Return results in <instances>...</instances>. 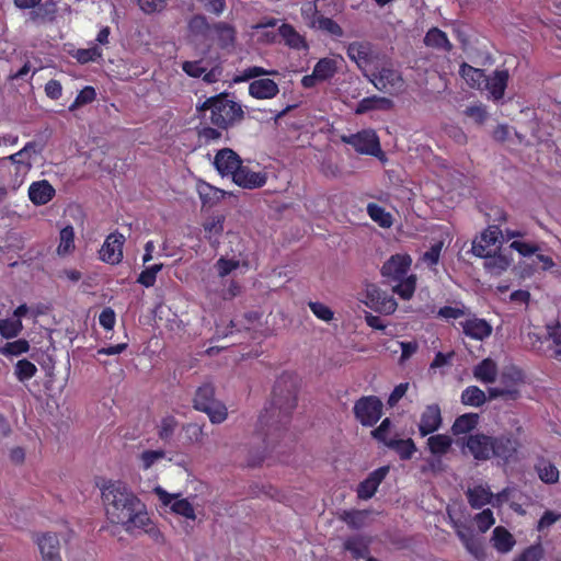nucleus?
<instances>
[{
	"mask_svg": "<svg viewBox=\"0 0 561 561\" xmlns=\"http://www.w3.org/2000/svg\"><path fill=\"white\" fill-rule=\"evenodd\" d=\"M105 514L110 523L131 534L142 530L153 542L164 543V536L150 518L145 503L121 480H108L101 488Z\"/></svg>",
	"mask_w": 561,
	"mask_h": 561,
	"instance_id": "f257e3e1",
	"label": "nucleus"
},
{
	"mask_svg": "<svg viewBox=\"0 0 561 561\" xmlns=\"http://www.w3.org/2000/svg\"><path fill=\"white\" fill-rule=\"evenodd\" d=\"M297 407V387L293 377L283 374L276 381L272 391V400L257 420L255 435L262 439L263 448L248 459L249 467H256L263 462L268 448L273 447L286 431V425Z\"/></svg>",
	"mask_w": 561,
	"mask_h": 561,
	"instance_id": "f03ea898",
	"label": "nucleus"
},
{
	"mask_svg": "<svg viewBox=\"0 0 561 561\" xmlns=\"http://www.w3.org/2000/svg\"><path fill=\"white\" fill-rule=\"evenodd\" d=\"M456 443L477 461L497 459L505 465L516 459L520 448L519 439L511 433L493 436L478 432L457 438Z\"/></svg>",
	"mask_w": 561,
	"mask_h": 561,
	"instance_id": "7ed1b4c3",
	"label": "nucleus"
},
{
	"mask_svg": "<svg viewBox=\"0 0 561 561\" xmlns=\"http://www.w3.org/2000/svg\"><path fill=\"white\" fill-rule=\"evenodd\" d=\"M228 96V93L210 96L197 107L199 112L210 110V123L220 129H228L244 118L242 106Z\"/></svg>",
	"mask_w": 561,
	"mask_h": 561,
	"instance_id": "20e7f679",
	"label": "nucleus"
},
{
	"mask_svg": "<svg viewBox=\"0 0 561 561\" xmlns=\"http://www.w3.org/2000/svg\"><path fill=\"white\" fill-rule=\"evenodd\" d=\"M193 402L194 408L205 412L214 424L222 423L228 416L226 405L215 399V388L211 383H204L198 387Z\"/></svg>",
	"mask_w": 561,
	"mask_h": 561,
	"instance_id": "39448f33",
	"label": "nucleus"
},
{
	"mask_svg": "<svg viewBox=\"0 0 561 561\" xmlns=\"http://www.w3.org/2000/svg\"><path fill=\"white\" fill-rule=\"evenodd\" d=\"M214 164L220 175H267L252 167V162L243 164L239 154L230 148L220 149L214 160Z\"/></svg>",
	"mask_w": 561,
	"mask_h": 561,
	"instance_id": "423d86ee",
	"label": "nucleus"
},
{
	"mask_svg": "<svg viewBox=\"0 0 561 561\" xmlns=\"http://www.w3.org/2000/svg\"><path fill=\"white\" fill-rule=\"evenodd\" d=\"M342 142L350 145L360 154H368L385 159V152L381 150L379 137L373 129H363L356 134L341 135Z\"/></svg>",
	"mask_w": 561,
	"mask_h": 561,
	"instance_id": "0eeeda50",
	"label": "nucleus"
},
{
	"mask_svg": "<svg viewBox=\"0 0 561 561\" xmlns=\"http://www.w3.org/2000/svg\"><path fill=\"white\" fill-rule=\"evenodd\" d=\"M383 404L376 396H363L355 401L353 413L365 427H371L381 419Z\"/></svg>",
	"mask_w": 561,
	"mask_h": 561,
	"instance_id": "6e6552de",
	"label": "nucleus"
},
{
	"mask_svg": "<svg viewBox=\"0 0 561 561\" xmlns=\"http://www.w3.org/2000/svg\"><path fill=\"white\" fill-rule=\"evenodd\" d=\"M502 230L497 225H490L472 242V253L476 256H489L497 252L501 245Z\"/></svg>",
	"mask_w": 561,
	"mask_h": 561,
	"instance_id": "1a4fd4ad",
	"label": "nucleus"
},
{
	"mask_svg": "<svg viewBox=\"0 0 561 561\" xmlns=\"http://www.w3.org/2000/svg\"><path fill=\"white\" fill-rule=\"evenodd\" d=\"M125 237L118 231L110 233L99 251V257L104 263L116 265L119 264L124 257L123 247Z\"/></svg>",
	"mask_w": 561,
	"mask_h": 561,
	"instance_id": "9d476101",
	"label": "nucleus"
},
{
	"mask_svg": "<svg viewBox=\"0 0 561 561\" xmlns=\"http://www.w3.org/2000/svg\"><path fill=\"white\" fill-rule=\"evenodd\" d=\"M364 302L370 309L387 314L392 313L397 308L396 300L380 290L376 285L367 286Z\"/></svg>",
	"mask_w": 561,
	"mask_h": 561,
	"instance_id": "9b49d317",
	"label": "nucleus"
},
{
	"mask_svg": "<svg viewBox=\"0 0 561 561\" xmlns=\"http://www.w3.org/2000/svg\"><path fill=\"white\" fill-rule=\"evenodd\" d=\"M443 424L440 407L437 403L427 404L421 413L419 433L422 437L438 431Z\"/></svg>",
	"mask_w": 561,
	"mask_h": 561,
	"instance_id": "f8f14e48",
	"label": "nucleus"
},
{
	"mask_svg": "<svg viewBox=\"0 0 561 561\" xmlns=\"http://www.w3.org/2000/svg\"><path fill=\"white\" fill-rule=\"evenodd\" d=\"M58 16V5L55 0L41 1L28 12L26 22L33 25L54 24Z\"/></svg>",
	"mask_w": 561,
	"mask_h": 561,
	"instance_id": "ddd939ff",
	"label": "nucleus"
},
{
	"mask_svg": "<svg viewBox=\"0 0 561 561\" xmlns=\"http://www.w3.org/2000/svg\"><path fill=\"white\" fill-rule=\"evenodd\" d=\"M376 89L385 93L393 94L403 85L401 75L391 68H381L378 73H374L370 79Z\"/></svg>",
	"mask_w": 561,
	"mask_h": 561,
	"instance_id": "4468645a",
	"label": "nucleus"
},
{
	"mask_svg": "<svg viewBox=\"0 0 561 561\" xmlns=\"http://www.w3.org/2000/svg\"><path fill=\"white\" fill-rule=\"evenodd\" d=\"M412 260L408 254L392 255L381 267L382 276L392 280L408 277Z\"/></svg>",
	"mask_w": 561,
	"mask_h": 561,
	"instance_id": "2eb2a0df",
	"label": "nucleus"
},
{
	"mask_svg": "<svg viewBox=\"0 0 561 561\" xmlns=\"http://www.w3.org/2000/svg\"><path fill=\"white\" fill-rule=\"evenodd\" d=\"M524 371L514 365L506 366L501 371L499 382L504 390L512 392L508 394L510 400L519 398L520 391L518 387L524 382Z\"/></svg>",
	"mask_w": 561,
	"mask_h": 561,
	"instance_id": "dca6fc26",
	"label": "nucleus"
},
{
	"mask_svg": "<svg viewBox=\"0 0 561 561\" xmlns=\"http://www.w3.org/2000/svg\"><path fill=\"white\" fill-rule=\"evenodd\" d=\"M389 472L388 466H382L371 471L368 477L362 481L357 486V497L360 500H369L377 492L381 482L386 479Z\"/></svg>",
	"mask_w": 561,
	"mask_h": 561,
	"instance_id": "f3484780",
	"label": "nucleus"
},
{
	"mask_svg": "<svg viewBox=\"0 0 561 561\" xmlns=\"http://www.w3.org/2000/svg\"><path fill=\"white\" fill-rule=\"evenodd\" d=\"M459 324L463 334L476 341L488 339L493 331L492 325L485 319L478 318L476 314H471L470 318L459 322Z\"/></svg>",
	"mask_w": 561,
	"mask_h": 561,
	"instance_id": "a211bd4d",
	"label": "nucleus"
},
{
	"mask_svg": "<svg viewBox=\"0 0 561 561\" xmlns=\"http://www.w3.org/2000/svg\"><path fill=\"white\" fill-rule=\"evenodd\" d=\"M225 215L219 214L207 218L203 222L204 238L214 250H217L220 245V238L225 229Z\"/></svg>",
	"mask_w": 561,
	"mask_h": 561,
	"instance_id": "6ab92c4d",
	"label": "nucleus"
},
{
	"mask_svg": "<svg viewBox=\"0 0 561 561\" xmlns=\"http://www.w3.org/2000/svg\"><path fill=\"white\" fill-rule=\"evenodd\" d=\"M188 34L199 42H207L213 38V25L203 14L193 15L187 23Z\"/></svg>",
	"mask_w": 561,
	"mask_h": 561,
	"instance_id": "aec40b11",
	"label": "nucleus"
},
{
	"mask_svg": "<svg viewBox=\"0 0 561 561\" xmlns=\"http://www.w3.org/2000/svg\"><path fill=\"white\" fill-rule=\"evenodd\" d=\"M55 196V188L46 181L33 182L28 187V197L34 205H45Z\"/></svg>",
	"mask_w": 561,
	"mask_h": 561,
	"instance_id": "412c9836",
	"label": "nucleus"
},
{
	"mask_svg": "<svg viewBox=\"0 0 561 561\" xmlns=\"http://www.w3.org/2000/svg\"><path fill=\"white\" fill-rule=\"evenodd\" d=\"M346 53L359 68L368 66L373 59L371 44L368 42H353L348 44Z\"/></svg>",
	"mask_w": 561,
	"mask_h": 561,
	"instance_id": "4be33fe9",
	"label": "nucleus"
},
{
	"mask_svg": "<svg viewBox=\"0 0 561 561\" xmlns=\"http://www.w3.org/2000/svg\"><path fill=\"white\" fill-rule=\"evenodd\" d=\"M491 543L497 552L505 554L513 550L516 540L504 526H496L492 533Z\"/></svg>",
	"mask_w": 561,
	"mask_h": 561,
	"instance_id": "5701e85b",
	"label": "nucleus"
},
{
	"mask_svg": "<svg viewBox=\"0 0 561 561\" xmlns=\"http://www.w3.org/2000/svg\"><path fill=\"white\" fill-rule=\"evenodd\" d=\"M508 81L507 70H495L492 76L485 77L484 87L494 100L503 98Z\"/></svg>",
	"mask_w": 561,
	"mask_h": 561,
	"instance_id": "b1692460",
	"label": "nucleus"
},
{
	"mask_svg": "<svg viewBox=\"0 0 561 561\" xmlns=\"http://www.w3.org/2000/svg\"><path fill=\"white\" fill-rule=\"evenodd\" d=\"M394 106V103L391 99L383 98V96H368L360 100L355 108V114L362 115L370 111H389L392 110Z\"/></svg>",
	"mask_w": 561,
	"mask_h": 561,
	"instance_id": "393cba45",
	"label": "nucleus"
},
{
	"mask_svg": "<svg viewBox=\"0 0 561 561\" xmlns=\"http://www.w3.org/2000/svg\"><path fill=\"white\" fill-rule=\"evenodd\" d=\"M278 92V85L272 79H257L249 85V93L255 99H272L276 96Z\"/></svg>",
	"mask_w": 561,
	"mask_h": 561,
	"instance_id": "a878e982",
	"label": "nucleus"
},
{
	"mask_svg": "<svg viewBox=\"0 0 561 561\" xmlns=\"http://www.w3.org/2000/svg\"><path fill=\"white\" fill-rule=\"evenodd\" d=\"M425 46L442 50L445 53H449L453 50L454 46L449 42L447 34L443 32L438 27L430 28L423 39Z\"/></svg>",
	"mask_w": 561,
	"mask_h": 561,
	"instance_id": "bb28decb",
	"label": "nucleus"
},
{
	"mask_svg": "<svg viewBox=\"0 0 561 561\" xmlns=\"http://www.w3.org/2000/svg\"><path fill=\"white\" fill-rule=\"evenodd\" d=\"M199 198L202 201L203 207H211L216 203H218L224 196L226 192L224 190L217 188L209 183L198 180L196 185Z\"/></svg>",
	"mask_w": 561,
	"mask_h": 561,
	"instance_id": "cd10ccee",
	"label": "nucleus"
},
{
	"mask_svg": "<svg viewBox=\"0 0 561 561\" xmlns=\"http://www.w3.org/2000/svg\"><path fill=\"white\" fill-rule=\"evenodd\" d=\"M479 424V414L465 413L456 417L450 431L454 436L460 438V435H469Z\"/></svg>",
	"mask_w": 561,
	"mask_h": 561,
	"instance_id": "c85d7f7f",
	"label": "nucleus"
},
{
	"mask_svg": "<svg viewBox=\"0 0 561 561\" xmlns=\"http://www.w3.org/2000/svg\"><path fill=\"white\" fill-rule=\"evenodd\" d=\"M457 536L465 546L466 550L474 557L478 561H486L488 554L483 542L476 538L473 535H467L462 531H457Z\"/></svg>",
	"mask_w": 561,
	"mask_h": 561,
	"instance_id": "c756f323",
	"label": "nucleus"
},
{
	"mask_svg": "<svg viewBox=\"0 0 561 561\" xmlns=\"http://www.w3.org/2000/svg\"><path fill=\"white\" fill-rule=\"evenodd\" d=\"M535 470L539 479L546 484H554L559 481L560 472L558 468L543 457L538 458Z\"/></svg>",
	"mask_w": 561,
	"mask_h": 561,
	"instance_id": "7c9ffc66",
	"label": "nucleus"
},
{
	"mask_svg": "<svg viewBox=\"0 0 561 561\" xmlns=\"http://www.w3.org/2000/svg\"><path fill=\"white\" fill-rule=\"evenodd\" d=\"M75 229L71 225H67L59 232V242L56 253L60 257L69 256L76 249L75 244Z\"/></svg>",
	"mask_w": 561,
	"mask_h": 561,
	"instance_id": "2f4dec72",
	"label": "nucleus"
},
{
	"mask_svg": "<svg viewBox=\"0 0 561 561\" xmlns=\"http://www.w3.org/2000/svg\"><path fill=\"white\" fill-rule=\"evenodd\" d=\"M36 542L38 545L43 559H53L55 556H60L59 539L55 534H43L41 537L37 538Z\"/></svg>",
	"mask_w": 561,
	"mask_h": 561,
	"instance_id": "473e14b6",
	"label": "nucleus"
},
{
	"mask_svg": "<svg viewBox=\"0 0 561 561\" xmlns=\"http://www.w3.org/2000/svg\"><path fill=\"white\" fill-rule=\"evenodd\" d=\"M497 375V366L491 358L482 359L473 368V377L484 383H492L495 381Z\"/></svg>",
	"mask_w": 561,
	"mask_h": 561,
	"instance_id": "72a5a7b5",
	"label": "nucleus"
},
{
	"mask_svg": "<svg viewBox=\"0 0 561 561\" xmlns=\"http://www.w3.org/2000/svg\"><path fill=\"white\" fill-rule=\"evenodd\" d=\"M466 495L469 505L474 510L482 508L484 505L491 503L493 497V493L482 485L468 489Z\"/></svg>",
	"mask_w": 561,
	"mask_h": 561,
	"instance_id": "f704fd0d",
	"label": "nucleus"
},
{
	"mask_svg": "<svg viewBox=\"0 0 561 561\" xmlns=\"http://www.w3.org/2000/svg\"><path fill=\"white\" fill-rule=\"evenodd\" d=\"M427 449L435 457L446 455L453 445V439L446 434L431 435L426 442Z\"/></svg>",
	"mask_w": 561,
	"mask_h": 561,
	"instance_id": "c9c22d12",
	"label": "nucleus"
},
{
	"mask_svg": "<svg viewBox=\"0 0 561 561\" xmlns=\"http://www.w3.org/2000/svg\"><path fill=\"white\" fill-rule=\"evenodd\" d=\"M387 447L394 450L401 460H410L417 450L412 438H390L389 442H387Z\"/></svg>",
	"mask_w": 561,
	"mask_h": 561,
	"instance_id": "e433bc0d",
	"label": "nucleus"
},
{
	"mask_svg": "<svg viewBox=\"0 0 561 561\" xmlns=\"http://www.w3.org/2000/svg\"><path fill=\"white\" fill-rule=\"evenodd\" d=\"M482 257L484 259V268L492 275H500L511 265V260L507 256L499 253V251L490 253L489 256Z\"/></svg>",
	"mask_w": 561,
	"mask_h": 561,
	"instance_id": "4c0bfd02",
	"label": "nucleus"
},
{
	"mask_svg": "<svg viewBox=\"0 0 561 561\" xmlns=\"http://www.w3.org/2000/svg\"><path fill=\"white\" fill-rule=\"evenodd\" d=\"M278 33L289 47L295 49L308 48L305 38L294 28L293 25L287 23L282 24L278 28Z\"/></svg>",
	"mask_w": 561,
	"mask_h": 561,
	"instance_id": "58836bf2",
	"label": "nucleus"
},
{
	"mask_svg": "<svg viewBox=\"0 0 561 561\" xmlns=\"http://www.w3.org/2000/svg\"><path fill=\"white\" fill-rule=\"evenodd\" d=\"M486 400V393L477 386H468L460 396L461 403L467 407L480 408Z\"/></svg>",
	"mask_w": 561,
	"mask_h": 561,
	"instance_id": "ea45409f",
	"label": "nucleus"
},
{
	"mask_svg": "<svg viewBox=\"0 0 561 561\" xmlns=\"http://www.w3.org/2000/svg\"><path fill=\"white\" fill-rule=\"evenodd\" d=\"M216 34L219 46L226 48L233 45L236 39V30L232 25L226 22H217L213 24V35Z\"/></svg>",
	"mask_w": 561,
	"mask_h": 561,
	"instance_id": "a19ab883",
	"label": "nucleus"
},
{
	"mask_svg": "<svg viewBox=\"0 0 561 561\" xmlns=\"http://www.w3.org/2000/svg\"><path fill=\"white\" fill-rule=\"evenodd\" d=\"M460 76L471 88L481 89L485 81V73L483 70L474 68L466 62L460 66Z\"/></svg>",
	"mask_w": 561,
	"mask_h": 561,
	"instance_id": "79ce46f5",
	"label": "nucleus"
},
{
	"mask_svg": "<svg viewBox=\"0 0 561 561\" xmlns=\"http://www.w3.org/2000/svg\"><path fill=\"white\" fill-rule=\"evenodd\" d=\"M367 214L373 221L377 222L382 228H390L392 226V216L386 211L383 207L375 203L367 205Z\"/></svg>",
	"mask_w": 561,
	"mask_h": 561,
	"instance_id": "37998d69",
	"label": "nucleus"
},
{
	"mask_svg": "<svg viewBox=\"0 0 561 561\" xmlns=\"http://www.w3.org/2000/svg\"><path fill=\"white\" fill-rule=\"evenodd\" d=\"M336 70V61L330 58L320 59L313 68L314 77H318L319 81L331 79Z\"/></svg>",
	"mask_w": 561,
	"mask_h": 561,
	"instance_id": "c03bdc74",
	"label": "nucleus"
},
{
	"mask_svg": "<svg viewBox=\"0 0 561 561\" xmlns=\"http://www.w3.org/2000/svg\"><path fill=\"white\" fill-rule=\"evenodd\" d=\"M23 330L22 320L19 319H1L0 335L5 340H12L21 334Z\"/></svg>",
	"mask_w": 561,
	"mask_h": 561,
	"instance_id": "a18cd8bd",
	"label": "nucleus"
},
{
	"mask_svg": "<svg viewBox=\"0 0 561 561\" xmlns=\"http://www.w3.org/2000/svg\"><path fill=\"white\" fill-rule=\"evenodd\" d=\"M397 282L398 283L393 286V291L404 300L410 299L415 291L416 277L414 275H409L408 277L398 279Z\"/></svg>",
	"mask_w": 561,
	"mask_h": 561,
	"instance_id": "49530a36",
	"label": "nucleus"
},
{
	"mask_svg": "<svg viewBox=\"0 0 561 561\" xmlns=\"http://www.w3.org/2000/svg\"><path fill=\"white\" fill-rule=\"evenodd\" d=\"M30 351V343L25 339L7 342L0 347V354L5 357L20 356Z\"/></svg>",
	"mask_w": 561,
	"mask_h": 561,
	"instance_id": "de8ad7c7",
	"label": "nucleus"
},
{
	"mask_svg": "<svg viewBox=\"0 0 561 561\" xmlns=\"http://www.w3.org/2000/svg\"><path fill=\"white\" fill-rule=\"evenodd\" d=\"M163 268L162 263L153 264L151 266L146 267L137 277V283L142 285L146 288H150L154 286L157 280V274L161 272Z\"/></svg>",
	"mask_w": 561,
	"mask_h": 561,
	"instance_id": "09e8293b",
	"label": "nucleus"
},
{
	"mask_svg": "<svg viewBox=\"0 0 561 561\" xmlns=\"http://www.w3.org/2000/svg\"><path fill=\"white\" fill-rule=\"evenodd\" d=\"M545 557V550L540 542L530 545L525 548L514 561H541Z\"/></svg>",
	"mask_w": 561,
	"mask_h": 561,
	"instance_id": "8fccbe9b",
	"label": "nucleus"
},
{
	"mask_svg": "<svg viewBox=\"0 0 561 561\" xmlns=\"http://www.w3.org/2000/svg\"><path fill=\"white\" fill-rule=\"evenodd\" d=\"M37 373V367L28 359H20L15 364L14 374L19 381H26L33 378Z\"/></svg>",
	"mask_w": 561,
	"mask_h": 561,
	"instance_id": "3c124183",
	"label": "nucleus"
},
{
	"mask_svg": "<svg viewBox=\"0 0 561 561\" xmlns=\"http://www.w3.org/2000/svg\"><path fill=\"white\" fill-rule=\"evenodd\" d=\"M178 427V421L174 416L163 417L158 426V436L163 442H169Z\"/></svg>",
	"mask_w": 561,
	"mask_h": 561,
	"instance_id": "603ef678",
	"label": "nucleus"
},
{
	"mask_svg": "<svg viewBox=\"0 0 561 561\" xmlns=\"http://www.w3.org/2000/svg\"><path fill=\"white\" fill-rule=\"evenodd\" d=\"M316 27L335 37L344 35L343 28L335 21L323 15L317 18Z\"/></svg>",
	"mask_w": 561,
	"mask_h": 561,
	"instance_id": "864d4df0",
	"label": "nucleus"
},
{
	"mask_svg": "<svg viewBox=\"0 0 561 561\" xmlns=\"http://www.w3.org/2000/svg\"><path fill=\"white\" fill-rule=\"evenodd\" d=\"M171 511L187 519H195V510L187 499L175 500L171 505Z\"/></svg>",
	"mask_w": 561,
	"mask_h": 561,
	"instance_id": "5fc2aeb1",
	"label": "nucleus"
},
{
	"mask_svg": "<svg viewBox=\"0 0 561 561\" xmlns=\"http://www.w3.org/2000/svg\"><path fill=\"white\" fill-rule=\"evenodd\" d=\"M474 522L479 531L486 533L495 524V518L490 508H484L474 516Z\"/></svg>",
	"mask_w": 561,
	"mask_h": 561,
	"instance_id": "6e6d98bb",
	"label": "nucleus"
},
{
	"mask_svg": "<svg viewBox=\"0 0 561 561\" xmlns=\"http://www.w3.org/2000/svg\"><path fill=\"white\" fill-rule=\"evenodd\" d=\"M95 96L96 92L93 87H84L77 95L75 102L69 106V111H75L82 105L93 102Z\"/></svg>",
	"mask_w": 561,
	"mask_h": 561,
	"instance_id": "4d7b16f0",
	"label": "nucleus"
},
{
	"mask_svg": "<svg viewBox=\"0 0 561 561\" xmlns=\"http://www.w3.org/2000/svg\"><path fill=\"white\" fill-rule=\"evenodd\" d=\"M164 457H165V453L162 449H159V450H145L139 456V459H140V462H141V468L144 470H148L158 460H161Z\"/></svg>",
	"mask_w": 561,
	"mask_h": 561,
	"instance_id": "13d9d810",
	"label": "nucleus"
},
{
	"mask_svg": "<svg viewBox=\"0 0 561 561\" xmlns=\"http://www.w3.org/2000/svg\"><path fill=\"white\" fill-rule=\"evenodd\" d=\"M266 75L275 76V75H278V72L276 70H266L262 67L253 66V67L247 68L240 77L234 79V81L236 82L247 81V80H250V79H253L256 77H261V76H266Z\"/></svg>",
	"mask_w": 561,
	"mask_h": 561,
	"instance_id": "bf43d9fd",
	"label": "nucleus"
},
{
	"mask_svg": "<svg viewBox=\"0 0 561 561\" xmlns=\"http://www.w3.org/2000/svg\"><path fill=\"white\" fill-rule=\"evenodd\" d=\"M310 310L312 311V313L320 320H323V321H331L333 319V311L328 307L325 306L324 304H321V302H318V301H310L308 304Z\"/></svg>",
	"mask_w": 561,
	"mask_h": 561,
	"instance_id": "052dcab7",
	"label": "nucleus"
},
{
	"mask_svg": "<svg viewBox=\"0 0 561 561\" xmlns=\"http://www.w3.org/2000/svg\"><path fill=\"white\" fill-rule=\"evenodd\" d=\"M317 2L318 0L309 2L301 8V15L310 27H316L317 18L321 15L319 14Z\"/></svg>",
	"mask_w": 561,
	"mask_h": 561,
	"instance_id": "680f3d73",
	"label": "nucleus"
},
{
	"mask_svg": "<svg viewBox=\"0 0 561 561\" xmlns=\"http://www.w3.org/2000/svg\"><path fill=\"white\" fill-rule=\"evenodd\" d=\"M233 183L243 188H260L265 185L267 178H231Z\"/></svg>",
	"mask_w": 561,
	"mask_h": 561,
	"instance_id": "e2e57ef3",
	"label": "nucleus"
},
{
	"mask_svg": "<svg viewBox=\"0 0 561 561\" xmlns=\"http://www.w3.org/2000/svg\"><path fill=\"white\" fill-rule=\"evenodd\" d=\"M390 427H391V421H390V419L386 417L385 420L381 421L379 426L376 427L371 432V435L375 439L383 443L387 446V442H389V439H390V438H388V433L390 431Z\"/></svg>",
	"mask_w": 561,
	"mask_h": 561,
	"instance_id": "0e129e2a",
	"label": "nucleus"
},
{
	"mask_svg": "<svg viewBox=\"0 0 561 561\" xmlns=\"http://www.w3.org/2000/svg\"><path fill=\"white\" fill-rule=\"evenodd\" d=\"M513 250L517 251L522 256H530L539 251V247L535 243L524 241H513L510 245Z\"/></svg>",
	"mask_w": 561,
	"mask_h": 561,
	"instance_id": "69168bd1",
	"label": "nucleus"
},
{
	"mask_svg": "<svg viewBox=\"0 0 561 561\" xmlns=\"http://www.w3.org/2000/svg\"><path fill=\"white\" fill-rule=\"evenodd\" d=\"M115 322V311L111 307L104 308L99 316L100 325L105 330H113Z\"/></svg>",
	"mask_w": 561,
	"mask_h": 561,
	"instance_id": "338daca9",
	"label": "nucleus"
},
{
	"mask_svg": "<svg viewBox=\"0 0 561 561\" xmlns=\"http://www.w3.org/2000/svg\"><path fill=\"white\" fill-rule=\"evenodd\" d=\"M102 56L99 47H92L88 49H79L76 54V58L80 64H87L95 61Z\"/></svg>",
	"mask_w": 561,
	"mask_h": 561,
	"instance_id": "774afa93",
	"label": "nucleus"
}]
</instances>
